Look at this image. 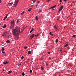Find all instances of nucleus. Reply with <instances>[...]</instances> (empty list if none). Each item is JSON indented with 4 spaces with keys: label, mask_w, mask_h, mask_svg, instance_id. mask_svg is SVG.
Here are the masks:
<instances>
[{
    "label": "nucleus",
    "mask_w": 76,
    "mask_h": 76,
    "mask_svg": "<svg viewBox=\"0 0 76 76\" xmlns=\"http://www.w3.org/2000/svg\"><path fill=\"white\" fill-rule=\"evenodd\" d=\"M20 28L19 27L16 26L14 29L13 30V34L15 36V39L16 40H18L19 39V34L20 33Z\"/></svg>",
    "instance_id": "f257e3e1"
},
{
    "label": "nucleus",
    "mask_w": 76,
    "mask_h": 76,
    "mask_svg": "<svg viewBox=\"0 0 76 76\" xmlns=\"http://www.w3.org/2000/svg\"><path fill=\"white\" fill-rule=\"evenodd\" d=\"M7 35V31L4 32L2 34L3 37H5V38H9V36Z\"/></svg>",
    "instance_id": "f03ea898"
},
{
    "label": "nucleus",
    "mask_w": 76,
    "mask_h": 76,
    "mask_svg": "<svg viewBox=\"0 0 76 76\" xmlns=\"http://www.w3.org/2000/svg\"><path fill=\"white\" fill-rule=\"evenodd\" d=\"M19 1V0H15V2H14L15 7H16V6H17V4H18Z\"/></svg>",
    "instance_id": "7ed1b4c3"
},
{
    "label": "nucleus",
    "mask_w": 76,
    "mask_h": 76,
    "mask_svg": "<svg viewBox=\"0 0 76 76\" xmlns=\"http://www.w3.org/2000/svg\"><path fill=\"white\" fill-rule=\"evenodd\" d=\"M11 25L14 26L15 25V21L14 20H12L10 23Z\"/></svg>",
    "instance_id": "20e7f679"
},
{
    "label": "nucleus",
    "mask_w": 76,
    "mask_h": 76,
    "mask_svg": "<svg viewBox=\"0 0 76 76\" xmlns=\"http://www.w3.org/2000/svg\"><path fill=\"white\" fill-rule=\"evenodd\" d=\"M9 63V62H8L7 61H6L3 62V64H7Z\"/></svg>",
    "instance_id": "39448f33"
},
{
    "label": "nucleus",
    "mask_w": 76,
    "mask_h": 76,
    "mask_svg": "<svg viewBox=\"0 0 76 76\" xmlns=\"http://www.w3.org/2000/svg\"><path fill=\"white\" fill-rule=\"evenodd\" d=\"M63 8V6H62L60 9H59V10L58 11V12H60L61 10Z\"/></svg>",
    "instance_id": "423d86ee"
},
{
    "label": "nucleus",
    "mask_w": 76,
    "mask_h": 76,
    "mask_svg": "<svg viewBox=\"0 0 76 76\" xmlns=\"http://www.w3.org/2000/svg\"><path fill=\"white\" fill-rule=\"evenodd\" d=\"M12 4H13V2L8 4V6H10Z\"/></svg>",
    "instance_id": "0eeeda50"
},
{
    "label": "nucleus",
    "mask_w": 76,
    "mask_h": 76,
    "mask_svg": "<svg viewBox=\"0 0 76 76\" xmlns=\"http://www.w3.org/2000/svg\"><path fill=\"white\" fill-rule=\"evenodd\" d=\"M14 26L11 25V26H10L11 29L13 30V28H14Z\"/></svg>",
    "instance_id": "6e6552de"
},
{
    "label": "nucleus",
    "mask_w": 76,
    "mask_h": 76,
    "mask_svg": "<svg viewBox=\"0 0 76 76\" xmlns=\"http://www.w3.org/2000/svg\"><path fill=\"white\" fill-rule=\"evenodd\" d=\"M34 34H33L31 35V36H30V38L31 39H32V38H34Z\"/></svg>",
    "instance_id": "1a4fd4ad"
},
{
    "label": "nucleus",
    "mask_w": 76,
    "mask_h": 76,
    "mask_svg": "<svg viewBox=\"0 0 76 76\" xmlns=\"http://www.w3.org/2000/svg\"><path fill=\"white\" fill-rule=\"evenodd\" d=\"M54 28L57 30V26L55 25L53 27Z\"/></svg>",
    "instance_id": "9d476101"
},
{
    "label": "nucleus",
    "mask_w": 76,
    "mask_h": 76,
    "mask_svg": "<svg viewBox=\"0 0 76 76\" xmlns=\"http://www.w3.org/2000/svg\"><path fill=\"white\" fill-rule=\"evenodd\" d=\"M56 7V5H55V6H53V7H50L49 9V10H50V9H53V8H55V7Z\"/></svg>",
    "instance_id": "9b49d317"
},
{
    "label": "nucleus",
    "mask_w": 76,
    "mask_h": 76,
    "mask_svg": "<svg viewBox=\"0 0 76 76\" xmlns=\"http://www.w3.org/2000/svg\"><path fill=\"white\" fill-rule=\"evenodd\" d=\"M6 42H7V43H10V40H9L7 41H6Z\"/></svg>",
    "instance_id": "f8f14e48"
},
{
    "label": "nucleus",
    "mask_w": 76,
    "mask_h": 76,
    "mask_svg": "<svg viewBox=\"0 0 76 76\" xmlns=\"http://www.w3.org/2000/svg\"><path fill=\"white\" fill-rule=\"evenodd\" d=\"M7 26L6 24H4V26L3 27V28H6V27Z\"/></svg>",
    "instance_id": "ddd939ff"
},
{
    "label": "nucleus",
    "mask_w": 76,
    "mask_h": 76,
    "mask_svg": "<svg viewBox=\"0 0 76 76\" xmlns=\"http://www.w3.org/2000/svg\"><path fill=\"white\" fill-rule=\"evenodd\" d=\"M28 54H31V51H28Z\"/></svg>",
    "instance_id": "4468645a"
},
{
    "label": "nucleus",
    "mask_w": 76,
    "mask_h": 76,
    "mask_svg": "<svg viewBox=\"0 0 76 76\" xmlns=\"http://www.w3.org/2000/svg\"><path fill=\"white\" fill-rule=\"evenodd\" d=\"M12 73V71H10L8 72V74H10V73Z\"/></svg>",
    "instance_id": "2eb2a0df"
},
{
    "label": "nucleus",
    "mask_w": 76,
    "mask_h": 76,
    "mask_svg": "<svg viewBox=\"0 0 76 76\" xmlns=\"http://www.w3.org/2000/svg\"><path fill=\"white\" fill-rule=\"evenodd\" d=\"M58 42V39H56V43H57V42Z\"/></svg>",
    "instance_id": "dca6fc26"
},
{
    "label": "nucleus",
    "mask_w": 76,
    "mask_h": 76,
    "mask_svg": "<svg viewBox=\"0 0 76 76\" xmlns=\"http://www.w3.org/2000/svg\"><path fill=\"white\" fill-rule=\"evenodd\" d=\"M25 13V11H23L20 14L21 16H22V15H23V13Z\"/></svg>",
    "instance_id": "f3484780"
},
{
    "label": "nucleus",
    "mask_w": 76,
    "mask_h": 76,
    "mask_svg": "<svg viewBox=\"0 0 76 76\" xmlns=\"http://www.w3.org/2000/svg\"><path fill=\"white\" fill-rule=\"evenodd\" d=\"M35 18H36V19L37 20H38V16H36Z\"/></svg>",
    "instance_id": "a211bd4d"
},
{
    "label": "nucleus",
    "mask_w": 76,
    "mask_h": 76,
    "mask_svg": "<svg viewBox=\"0 0 76 76\" xmlns=\"http://www.w3.org/2000/svg\"><path fill=\"white\" fill-rule=\"evenodd\" d=\"M34 29L33 28H32L31 29V30L30 31V33H31L32 31H33V30H34Z\"/></svg>",
    "instance_id": "6ab92c4d"
},
{
    "label": "nucleus",
    "mask_w": 76,
    "mask_h": 76,
    "mask_svg": "<svg viewBox=\"0 0 76 76\" xmlns=\"http://www.w3.org/2000/svg\"><path fill=\"white\" fill-rule=\"evenodd\" d=\"M68 46V44H66L64 46V47H67Z\"/></svg>",
    "instance_id": "aec40b11"
},
{
    "label": "nucleus",
    "mask_w": 76,
    "mask_h": 76,
    "mask_svg": "<svg viewBox=\"0 0 76 76\" xmlns=\"http://www.w3.org/2000/svg\"><path fill=\"white\" fill-rule=\"evenodd\" d=\"M41 70H44V68L42 66L41 67Z\"/></svg>",
    "instance_id": "412c9836"
},
{
    "label": "nucleus",
    "mask_w": 76,
    "mask_h": 76,
    "mask_svg": "<svg viewBox=\"0 0 76 76\" xmlns=\"http://www.w3.org/2000/svg\"><path fill=\"white\" fill-rule=\"evenodd\" d=\"M8 15V14H7L6 16L4 18H5V19H6L7 18V16Z\"/></svg>",
    "instance_id": "4be33fe9"
},
{
    "label": "nucleus",
    "mask_w": 76,
    "mask_h": 76,
    "mask_svg": "<svg viewBox=\"0 0 76 76\" xmlns=\"http://www.w3.org/2000/svg\"><path fill=\"white\" fill-rule=\"evenodd\" d=\"M31 10H32V8H30L28 10V12H30V11H31Z\"/></svg>",
    "instance_id": "5701e85b"
},
{
    "label": "nucleus",
    "mask_w": 76,
    "mask_h": 76,
    "mask_svg": "<svg viewBox=\"0 0 76 76\" xmlns=\"http://www.w3.org/2000/svg\"><path fill=\"white\" fill-rule=\"evenodd\" d=\"M19 23V19H18L17 20V23Z\"/></svg>",
    "instance_id": "b1692460"
},
{
    "label": "nucleus",
    "mask_w": 76,
    "mask_h": 76,
    "mask_svg": "<svg viewBox=\"0 0 76 76\" xmlns=\"http://www.w3.org/2000/svg\"><path fill=\"white\" fill-rule=\"evenodd\" d=\"M37 4H36V7H37V6H38V1H37Z\"/></svg>",
    "instance_id": "393cba45"
},
{
    "label": "nucleus",
    "mask_w": 76,
    "mask_h": 76,
    "mask_svg": "<svg viewBox=\"0 0 76 76\" xmlns=\"http://www.w3.org/2000/svg\"><path fill=\"white\" fill-rule=\"evenodd\" d=\"M4 51V48H2V51Z\"/></svg>",
    "instance_id": "a878e982"
},
{
    "label": "nucleus",
    "mask_w": 76,
    "mask_h": 76,
    "mask_svg": "<svg viewBox=\"0 0 76 76\" xmlns=\"http://www.w3.org/2000/svg\"><path fill=\"white\" fill-rule=\"evenodd\" d=\"M39 12H42V9H40L39 10Z\"/></svg>",
    "instance_id": "bb28decb"
},
{
    "label": "nucleus",
    "mask_w": 76,
    "mask_h": 76,
    "mask_svg": "<svg viewBox=\"0 0 76 76\" xmlns=\"http://www.w3.org/2000/svg\"><path fill=\"white\" fill-rule=\"evenodd\" d=\"M22 75H23V76H25V73L24 72H23L22 73Z\"/></svg>",
    "instance_id": "cd10ccee"
},
{
    "label": "nucleus",
    "mask_w": 76,
    "mask_h": 76,
    "mask_svg": "<svg viewBox=\"0 0 76 76\" xmlns=\"http://www.w3.org/2000/svg\"><path fill=\"white\" fill-rule=\"evenodd\" d=\"M23 58H24V57H23V56H22L21 57V59H23Z\"/></svg>",
    "instance_id": "c85d7f7f"
},
{
    "label": "nucleus",
    "mask_w": 76,
    "mask_h": 76,
    "mask_svg": "<svg viewBox=\"0 0 76 76\" xmlns=\"http://www.w3.org/2000/svg\"><path fill=\"white\" fill-rule=\"evenodd\" d=\"M27 48V46H25L24 47V48L25 49H26Z\"/></svg>",
    "instance_id": "c756f323"
},
{
    "label": "nucleus",
    "mask_w": 76,
    "mask_h": 76,
    "mask_svg": "<svg viewBox=\"0 0 76 76\" xmlns=\"http://www.w3.org/2000/svg\"><path fill=\"white\" fill-rule=\"evenodd\" d=\"M2 53H3L4 54V53H5V52H4V51H2Z\"/></svg>",
    "instance_id": "7c9ffc66"
},
{
    "label": "nucleus",
    "mask_w": 76,
    "mask_h": 76,
    "mask_svg": "<svg viewBox=\"0 0 76 76\" xmlns=\"http://www.w3.org/2000/svg\"><path fill=\"white\" fill-rule=\"evenodd\" d=\"M38 33L37 34V35H35V36L36 37H38Z\"/></svg>",
    "instance_id": "2f4dec72"
},
{
    "label": "nucleus",
    "mask_w": 76,
    "mask_h": 76,
    "mask_svg": "<svg viewBox=\"0 0 76 76\" xmlns=\"http://www.w3.org/2000/svg\"><path fill=\"white\" fill-rule=\"evenodd\" d=\"M73 37H74V38H75V37H76V35H74L73 36Z\"/></svg>",
    "instance_id": "473e14b6"
},
{
    "label": "nucleus",
    "mask_w": 76,
    "mask_h": 76,
    "mask_svg": "<svg viewBox=\"0 0 76 76\" xmlns=\"http://www.w3.org/2000/svg\"><path fill=\"white\" fill-rule=\"evenodd\" d=\"M23 31H24V30H25V28H23Z\"/></svg>",
    "instance_id": "72a5a7b5"
},
{
    "label": "nucleus",
    "mask_w": 76,
    "mask_h": 76,
    "mask_svg": "<svg viewBox=\"0 0 76 76\" xmlns=\"http://www.w3.org/2000/svg\"><path fill=\"white\" fill-rule=\"evenodd\" d=\"M59 2H60V3H61V2H62V0H60L59 1Z\"/></svg>",
    "instance_id": "f704fd0d"
},
{
    "label": "nucleus",
    "mask_w": 76,
    "mask_h": 76,
    "mask_svg": "<svg viewBox=\"0 0 76 76\" xmlns=\"http://www.w3.org/2000/svg\"><path fill=\"white\" fill-rule=\"evenodd\" d=\"M36 1V0H34L33 1V3H35V2Z\"/></svg>",
    "instance_id": "c9c22d12"
},
{
    "label": "nucleus",
    "mask_w": 76,
    "mask_h": 76,
    "mask_svg": "<svg viewBox=\"0 0 76 76\" xmlns=\"http://www.w3.org/2000/svg\"><path fill=\"white\" fill-rule=\"evenodd\" d=\"M30 73H32V70H30Z\"/></svg>",
    "instance_id": "e433bc0d"
},
{
    "label": "nucleus",
    "mask_w": 76,
    "mask_h": 76,
    "mask_svg": "<svg viewBox=\"0 0 76 76\" xmlns=\"http://www.w3.org/2000/svg\"><path fill=\"white\" fill-rule=\"evenodd\" d=\"M5 19H6V18H4L3 19V20H5Z\"/></svg>",
    "instance_id": "4c0bfd02"
},
{
    "label": "nucleus",
    "mask_w": 76,
    "mask_h": 76,
    "mask_svg": "<svg viewBox=\"0 0 76 76\" xmlns=\"http://www.w3.org/2000/svg\"><path fill=\"white\" fill-rule=\"evenodd\" d=\"M50 35H51V32H50Z\"/></svg>",
    "instance_id": "58836bf2"
},
{
    "label": "nucleus",
    "mask_w": 76,
    "mask_h": 76,
    "mask_svg": "<svg viewBox=\"0 0 76 76\" xmlns=\"http://www.w3.org/2000/svg\"><path fill=\"white\" fill-rule=\"evenodd\" d=\"M1 3V0H0V3Z\"/></svg>",
    "instance_id": "ea45409f"
},
{
    "label": "nucleus",
    "mask_w": 76,
    "mask_h": 76,
    "mask_svg": "<svg viewBox=\"0 0 76 76\" xmlns=\"http://www.w3.org/2000/svg\"><path fill=\"white\" fill-rule=\"evenodd\" d=\"M50 1V0H48V2H49V1Z\"/></svg>",
    "instance_id": "a19ab883"
},
{
    "label": "nucleus",
    "mask_w": 76,
    "mask_h": 76,
    "mask_svg": "<svg viewBox=\"0 0 76 76\" xmlns=\"http://www.w3.org/2000/svg\"><path fill=\"white\" fill-rule=\"evenodd\" d=\"M60 51H61H61H62V50L61 49V50H60Z\"/></svg>",
    "instance_id": "79ce46f5"
},
{
    "label": "nucleus",
    "mask_w": 76,
    "mask_h": 76,
    "mask_svg": "<svg viewBox=\"0 0 76 76\" xmlns=\"http://www.w3.org/2000/svg\"><path fill=\"white\" fill-rule=\"evenodd\" d=\"M48 53L49 54H50V52H48Z\"/></svg>",
    "instance_id": "37998d69"
},
{
    "label": "nucleus",
    "mask_w": 76,
    "mask_h": 76,
    "mask_svg": "<svg viewBox=\"0 0 76 76\" xmlns=\"http://www.w3.org/2000/svg\"><path fill=\"white\" fill-rule=\"evenodd\" d=\"M46 65L48 66V64H46Z\"/></svg>",
    "instance_id": "c03bdc74"
},
{
    "label": "nucleus",
    "mask_w": 76,
    "mask_h": 76,
    "mask_svg": "<svg viewBox=\"0 0 76 76\" xmlns=\"http://www.w3.org/2000/svg\"><path fill=\"white\" fill-rule=\"evenodd\" d=\"M51 35H54V34H50Z\"/></svg>",
    "instance_id": "a18cd8bd"
},
{
    "label": "nucleus",
    "mask_w": 76,
    "mask_h": 76,
    "mask_svg": "<svg viewBox=\"0 0 76 76\" xmlns=\"http://www.w3.org/2000/svg\"><path fill=\"white\" fill-rule=\"evenodd\" d=\"M67 0H64V1H66Z\"/></svg>",
    "instance_id": "49530a36"
},
{
    "label": "nucleus",
    "mask_w": 76,
    "mask_h": 76,
    "mask_svg": "<svg viewBox=\"0 0 76 76\" xmlns=\"http://www.w3.org/2000/svg\"><path fill=\"white\" fill-rule=\"evenodd\" d=\"M4 69H3V72H4Z\"/></svg>",
    "instance_id": "de8ad7c7"
},
{
    "label": "nucleus",
    "mask_w": 76,
    "mask_h": 76,
    "mask_svg": "<svg viewBox=\"0 0 76 76\" xmlns=\"http://www.w3.org/2000/svg\"><path fill=\"white\" fill-rule=\"evenodd\" d=\"M1 25V24L0 23V25Z\"/></svg>",
    "instance_id": "09e8293b"
},
{
    "label": "nucleus",
    "mask_w": 76,
    "mask_h": 76,
    "mask_svg": "<svg viewBox=\"0 0 76 76\" xmlns=\"http://www.w3.org/2000/svg\"><path fill=\"white\" fill-rule=\"evenodd\" d=\"M39 3V1H38V3Z\"/></svg>",
    "instance_id": "8fccbe9b"
},
{
    "label": "nucleus",
    "mask_w": 76,
    "mask_h": 76,
    "mask_svg": "<svg viewBox=\"0 0 76 76\" xmlns=\"http://www.w3.org/2000/svg\"><path fill=\"white\" fill-rule=\"evenodd\" d=\"M53 10H54V9H53Z\"/></svg>",
    "instance_id": "3c124183"
},
{
    "label": "nucleus",
    "mask_w": 76,
    "mask_h": 76,
    "mask_svg": "<svg viewBox=\"0 0 76 76\" xmlns=\"http://www.w3.org/2000/svg\"><path fill=\"white\" fill-rule=\"evenodd\" d=\"M43 59H42L41 60H42Z\"/></svg>",
    "instance_id": "603ef678"
},
{
    "label": "nucleus",
    "mask_w": 76,
    "mask_h": 76,
    "mask_svg": "<svg viewBox=\"0 0 76 76\" xmlns=\"http://www.w3.org/2000/svg\"><path fill=\"white\" fill-rule=\"evenodd\" d=\"M22 63V62L21 63V64Z\"/></svg>",
    "instance_id": "864d4df0"
}]
</instances>
